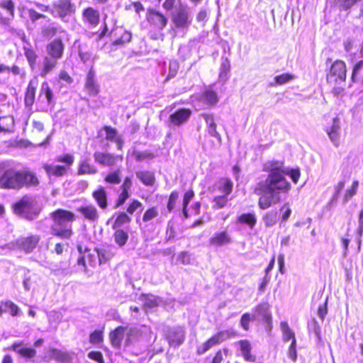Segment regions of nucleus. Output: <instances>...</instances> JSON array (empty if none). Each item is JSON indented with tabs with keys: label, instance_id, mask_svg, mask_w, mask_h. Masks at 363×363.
Segmentation results:
<instances>
[{
	"label": "nucleus",
	"instance_id": "1",
	"mask_svg": "<svg viewBox=\"0 0 363 363\" xmlns=\"http://www.w3.org/2000/svg\"><path fill=\"white\" fill-rule=\"evenodd\" d=\"M262 169L267 174L256 184L253 191L259 196V207L265 210L279 203L281 195L291 190V185L285 176H289L294 183L297 184L301 173L298 169H285L283 162L274 160L265 162Z\"/></svg>",
	"mask_w": 363,
	"mask_h": 363
},
{
	"label": "nucleus",
	"instance_id": "2",
	"mask_svg": "<svg viewBox=\"0 0 363 363\" xmlns=\"http://www.w3.org/2000/svg\"><path fill=\"white\" fill-rule=\"evenodd\" d=\"M53 223L50 226V233L64 240L69 239L73 235L72 223L76 216L72 212L58 208L50 213Z\"/></svg>",
	"mask_w": 363,
	"mask_h": 363
},
{
	"label": "nucleus",
	"instance_id": "3",
	"mask_svg": "<svg viewBox=\"0 0 363 363\" xmlns=\"http://www.w3.org/2000/svg\"><path fill=\"white\" fill-rule=\"evenodd\" d=\"M38 184V180L35 175L26 171H17L10 168L0 175L1 189H19L25 185L35 186Z\"/></svg>",
	"mask_w": 363,
	"mask_h": 363
},
{
	"label": "nucleus",
	"instance_id": "4",
	"mask_svg": "<svg viewBox=\"0 0 363 363\" xmlns=\"http://www.w3.org/2000/svg\"><path fill=\"white\" fill-rule=\"evenodd\" d=\"M172 20L175 34L182 33V35H184L188 31L191 24L192 16L186 8L182 7L173 13Z\"/></svg>",
	"mask_w": 363,
	"mask_h": 363
},
{
	"label": "nucleus",
	"instance_id": "5",
	"mask_svg": "<svg viewBox=\"0 0 363 363\" xmlns=\"http://www.w3.org/2000/svg\"><path fill=\"white\" fill-rule=\"evenodd\" d=\"M346 65L342 60L335 61L327 74V82L333 86L344 84L346 79Z\"/></svg>",
	"mask_w": 363,
	"mask_h": 363
},
{
	"label": "nucleus",
	"instance_id": "6",
	"mask_svg": "<svg viewBox=\"0 0 363 363\" xmlns=\"http://www.w3.org/2000/svg\"><path fill=\"white\" fill-rule=\"evenodd\" d=\"M14 211L16 214L25 217L28 220L35 219L39 213V209H34V201L31 198L25 196L14 205Z\"/></svg>",
	"mask_w": 363,
	"mask_h": 363
},
{
	"label": "nucleus",
	"instance_id": "7",
	"mask_svg": "<svg viewBox=\"0 0 363 363\" xmlns=\"http://www.w3.org/2000/svg\"><path fill=\"white\" fill-rule=\"evenodd\" d=\"M40 238L38 235H32L27 237H20L13 242L9 244L11 249H19L26 253H30L38 245Z\"/></svg>",
	"mask_w": 363,
	"mask_h": 363
},
{
	"label": "nucleus",
	"instance_id": "8",
	"mask_svg": "<svg viewBox=\"0 0 363 363\" xmlns=\"http://www.w3.org/2000/svg\"><path fill=\"white\" fill-rule=\"evenodd\" d=\"M234 335L235 332L233 330L220 331L210 339H208L206 342L200 345L197 349V353L199 354H203L209 350L211 347L219 345L222 342Z\"/></svg>",
	"mask_w": 363,
	"mask_h": 363
},
{
	"label": "nucleus",
	"instance_id": "9",
	"mask_svg": "<svg viewBox=\"0 0 363 363\" xmlns=\"http://www.w3.org/2000/svg\"><path fill=\"white\" fill-rule=\"evenodd\" d=\"M75 11L74 5L70 0H58L53 4L51 13L54 17H59L63 21H67V16Z\"/></svg>",
	"mask_w": 363,
	"mask_h": 363
},
{
	"label": "nucleus",
	"instance_id": "10",
	"mask_svg": "<svg viewBox=\"0 0 363 363\" xmlns=\"http://www.w3.org/2000/svg\"><path fill=\"white\" fill-rule=\"evenodd\" d=\"M110 38L113 45L123 46L130 41L131 33L122 27L115 26L110 32Z\"/></svg>",
	"mask_w": 363,
	"mask_h": 363
},
{
	"label": "nucleus",
	"instance_id": "11",
	"mask_svg": "<svg viewBox=\"0 0 363 363\" xmlns=\"http://www.w3.org/2000/svg\"><path fill=\"white\" fill-rule=\"evenodd\" d=\"M167 340L170 346L179 347L185 340V331L183 327L176 326L169 329Z\"/></svg>",
	"mask_w": 363,
	"mask_h": 363
},
{
	"label": "nucleus",
	"instance_id": "12",
	"mask_svg": "<svg viewBox=\"0 0 363 363\" xmlns=\"http://www.w3.org/2000/svg\"><path fill=\"white\" fill-rule=\"evenodd\" d=\"M100 20V14L99 11L92 7H87L83 10L82 21L88 28H96Z\"/></svg>",
	"mask_w": 363,
	"mask_h": 363
},
{
	"label": "nucleus",
	"instance_id": "13",
	"mask_svg": "<svg viewBox=\"0 0 363 363\" xmlns=\"http://www.w3.org/2000/svg\"><path fill=\"white\" fill-rule=\"evenodd\" d=\"M232 242L231 235L227 230L216 232L209 240L210 245L216 247L230 245Z\"/></svg>",
	"mask_w": 363,
	"mask_h": 363
},
{
	"label": "nucleus",
	"instance_id": "14",
	"mask_svg": "<svg viewBox=\"0 0 363 363\" xmlns=\"http://www.w3.org/2000/svg\"><path fill=\"white\" fill-rule=\"evenodd\" d=\"M326 132L333 144L335 147H338L341 136L340 120L339 118H333L331 125L326 129Z\"/></svg>",
	"mask_w": 363,
	"mask_h": 363
},
{
	"label": "nucleus",
	"instance_id": "15",
	"mask_svg": "<svg viewBox=\"0 0 363 363\" xmlns=\"http://www.w3.org/2000/svg\"><path fill=\"white\" fill-rule=\"evenodd\" d=\"M191 115L189 108H179L169 116V122L174 126H179L188 121Z\"/></svg>",
	"mask_w": 363,
	"mask_h": 363
},
{
	"label": "nucleus",
	"instance_id": "16",
	"mask_svg": "<svg viewBox=\"0 0 363 363\" xmlns=\"http://www.w3.org/2000/svg\"><path fill=\"white\" fill-rule=\"evenodd\" d=\"M95 72L91 69L86 77L84 89L89 96H95L100 91L99 84L97 83L95 77Z\"/></svg>",
	"mask_w": 363,
	"mask_h": 363
},
{
	"label": "nucleus",
	"instance_id": "17",
	"mask_svg": "<svg viewBox=\"0 0 363 363\" xmlns=\"http://www.w3.org/2000/svg\"><path fill=\"white\" fill-rule=\"evenodd\" d=\"M147 19L148 22L153 25L158 30H163L167 26V18L158 11L150 10L147 13Z\"/></svg>",
	"mask_w": 363,
	"mask_h": 363
},
{
	"label": "nucleus",
	"instance_id": "18",
	"mask_svg": "<svg viewBox=\"0 0 363 363\" xmlns=\"http://www.w3.org/2000/svg\"><path fill=\"white\" fill-rule=\"evenodd\" d=\"M64 44L61 39H55L47 45L48 56L56 60L62 58L64 52Z\"/></svg>",
	"mask_w": 363,
	"mask_h": 363
},
{
	"label": "nucleus",
	"instance_id": "19",
	"mask_svg": "<svg viewBox=\"0 0 363 363\" xmlns=\"http://www.w3.org/2000/svg\"><path fill=\"white\" fill-rule=\"evenodd\" d=\"M84 219L94 222L99 218V213L96 208L92 204H85L77 208Z\"/></svg>",
	"mask_w": 363,
	"mask_h": 363
},
{
	"label": "nucleus",
	"instance_id": "20",
	"mask_svg": "<svg viewBox=\"0 0 363 363\" xmlns=\"http://www.w3.org/2000/svg\"><path fill=\"white\" fill-rule=\"evenodd\" d=\"M94 158L96 162L103 166H113L116 161V157L111 153L95 152Z\"/></svg>",
	"mask_w": 363,
	"mask_h": 363
},
{
	"label": "nucleus",
	"instance_id": "21",
	"mask_svg": "<svg viewBox=\"0 0 363 363\" xmlns=\"http://www.w3.org/2000/svg\"><path fill=\"white\" fill-rule=\"evenodd\" d=\"M11 349L23 357L31 358L36 354L35 349L24 347L23 342H14Z\"/></svg>",
	"mask_w": 363,
	"mask_h": 363
},
{
	"label": "nucleus",
	"instance_id": "22",
	"mask_svg": "<svg viewBox=\"0 0 363 363\" xmlns=\"http://www.w3.org/2000/svg\"><path fill=\"white\" fill-rule=\"evenodd\" d=\"M100 264L105 263L111 259L115 255L116 249L114 246L108 245L102 248L96 249Z\"/></svg>",
	"mask_w": 363,
	"mask_h": 363
},
{
	"label": "nucleus",
	"instance_id": "23",
	"mask_svg": "<svg viewBox=\"0 0 363 363\" xmlns=\"http://www.w3.org/2000/svg\"><path fill=\"white\" fill-rule=\"evenodd\" d=\"M125 328L119 326L110 333V340L113 347L119 348L124 337Z\"/></svg>",
	"mask_w": 363,
	"mask_h": 363
},
{
	"label": "nucleus",
	"instance_id": "24",
	"mask_svg": "<svg viewBox=\"0 0 363 363\" xmlns=\"http://www.w3.org/2000/svg\"><path fill=\"white\" fill-rule=\"evenodd\" d=\"M260 318L262 321L267 324L271 323L272 317L266 304H259L255 308V314L252 319Z\"/></svg>",
	"mask_w": 363,
	"mask_h": 363
},
{
	"label": "nucleus",
	"instance_id": "25",
	"mask_svg": "<svg viewBox=\"0 0 363 363\" xmlns=\"http://www.w3.org/2000/svg\"><path fill=\"white\" fill-rule=\"evenodd\" d=\"M242 355L245 360L250 362H255L256 357L251 354V344L247 340H242L238 342Z\"/></svg>",
	"mask_w": 363,
	"mask_h": 363
},
{
	"label": "nucleus",
	"instance_id": "26",
	"mask_svg": "<svg viewBox=\"0 0 363 363\" xmlns=\"http://www.w3.org/2000/svg\"><path fill=\"white\" fill-rule=\"evenodd\" d=\"M0 7L6 10L9 13L7 17L1 18L2 23L7 25L14 18L15 4L12 0H3L0 2Z\"/></svg>",
	"mask_w": 363,
	"mask_h": 363
},
{
	"label": "nucleus",
	"instance_id": "27",
	"mask_svg": "<svg viewBox=\"0 0 363 363\" xmlns=\"http://www.w3.org/2000/svg\"><path fill=\"white\" fill-rule=\"evenodd\" d=\"M38 86V82L37 80H30L25 95V104L26 106H33L34 101H35V90L36 87Z\"/></svg>",
	"mask_w": 363,
	"mask_h": 363
},
{
	"label": "nucleus",
	"instance_id": "28",
	"mask_svg": "<svg viewBox=\"0 0 363 363\" xmlns=\"http://www.w3.org/2000/svg\"><path fill=\"white\" fill-rule=\"evenodd\" d=\"M58 60L45 56L43 58V67L40 75L45 77L50 72H52L57 64Z\"/></svg>",
	"mask_w": 363,
	"mask_h": 363
},
{
	"label": "nucleus",
	"instance_id": "29",
	"mask_svg": "<svg viewBox=\"0 0 363 363\" xmlns=\"http://www.w3.org/2000/svg\"><path fill=\"white\" fill-rule=\"evenodd\" d=\"M44 169L46 172L47 174L49 177L55 176V177H62L65 174L67 168L62 165H55V164H45L44 166Z\"/></svg>",
	"mask_w": 363,
	"mask_h": 363
},
{
	"label": "nucleus",
	"instance_id": "30",
	"mask_svg": "<svg viewBox=\"0 0 363 363\" xmlns=\"http://www.w3.org/2000/svg\"><path fill=\"white\" fill-rule=\"evenodd\" d=\"M97 172V168L90 164L89 160L87 158L80 161L78 169V174H95Z\"/></svg>",
	"mask_w": 363,
	"mask_h": 363
},
{
	"label": "nucleus",
	"instance_id": "31",
	"mask_svg": "<svg viewBox=\"0 0 363 363\" xmlns=\"http://www.w3.org/2000/svg\"><path fill=\"white\" fill-rule=\"evenodd\" d=\"M200 101L206 105L212 106L218 102V99L216 92L208 88L202 93Z\"/></svg>",
	"mask_w": 363,
	"mask_h": 363
},
{
	"label": "nucleus",
	"instance_id": "32",
	"mask_svg": "<svg viewBox=\"0 0 363 363\" xmlns=\"http://www.w3.org/2000/svg\"><path fill=\"white\" fill-rule=\"evenodd\" d=\"M92 195L101 208L105 209L107 207V194L104 187H99Z\"/></svg>",
	"mask_w": 363,
	"mask_h": 363
},
{
	"label": "nucleus",
	"instance_id": "33",
	"mask_svg": "<svg viewBox=\"0 0 363 363\" xmlns=\"http://www.w3.org/2000/svg\"><path fill=\"white\" fill-rule=\"evenodd\" d=\"M141 301L143 302V306L145 310L151 309L157 306L161 301L160 298L152 294L143 295L141 296Z\"/></svg>",
	"mask_w": 363,
	"mask_h": 363
},
{
	"label": "nucleus",
	"instance_id": "34",
	"mask_svg": "<svg viewBox=\"0 0 363 363\" xmlns=\"http://www.w3.org/2000/svg\"><path fill=\"white\" fill-rule=\"evenodd\" d=\"M137 177L146 186H152L155 182L154 174L148 171H140L136 173Z\"/></svg>",
	"mask_w": 363,
	"mask_h": 363
},
{
	"label": "nucleus",
	"instance_id": "35",
	"mask_svg": "<svg viewBox=\"0 0 363 363\" xmlns=\"http://www.w3.org/2000/svg\"><path fill=\"white\" fill-rule=\"evenodd\" d=\"M238 222L246 224L250 228L252 229L257 223V218L253 213H243L238 218Z\"/></svg>",
	"mask_w": 363,
	"mask_h": 363
},
{
	"label": "nucleus",
	"instance_id": "36",
	"mask_svg": "<svg viewBox=\"0 0 363 363\" xmlns=\"http://www.w3.org/2000/svg\"><path fill=\"white\" fill-rule=\"evenodd\" d=\"M114 241L119 246H124L128 240V234L126 231L121 229H116V231L113 234Z\"/></svg>",
	"mask_w": 363,
	"mask_h": 363
},
{
	"label": "nucleus",
	"instance_id": "37",
	"mask_svg": "<svg viewBox=\"0 0 363 363\" xmlns=\"http://www.w3.org/2000/svg\"><path fill=\"white\" fill-rule=\"evenodd\" d=\"M280 328L282 331L283 340L284 342L289 341L290 340H291V341H294V340H296L295 333L289 328V326L286 322H285V321L281 322L280 323Z\"/></svg>",
	"mask_w": 363,
	"mask_h": 363
},
{
	"label": "nucleus",
	"instance_id": "38",
	"mask_svg": "<svg viewBox=\"0 0 363 363\" xmlns=\"http://www.w3.org/2000/svg\"><path fill=\"white\" fill-rule=\"evenodd\" d=\"M40 97H45L49 105L52 102L53 94L48 83L46 82L41 84Z\"/></svg>",
	"mask_w": 363,
	"mask_h": 363
},
{
	"label": "nucleus",
	"instance_id": "39",
	"mask_svg": "<svg viewBox=\"0 0 363 363\" xmlns=\"http://www.w3.org/2000/svg\"><path fill=\"white\" fill-rule=\"evenodd\" d=\"M51 357L56 361L62 363H67L70 361V356L60 350L53 349L51 351Z\"/></svg>",
	"mask_w": 363,
	"mask_h": 363
},
{
	"label": "nucleus",
	"instance_id": "40",
	"mask_svg": "<svg viewBox=\"0 0 363 363\" xmlns=\"http://www.w3.org/2000/svg\"><path fill=\"white\" fill-rule=\"evenodd\" d=\"M103 130L106 133V139L110 142L115 143L121 136L118 135L116 129L111 126H104Z\"/></svg>",
	"mask_w": 363,
	"mask_h": 363
},
{
	"label": "nucleus",
	"instance_id": "41",
	"mask_svg": "<svg viewBox=\"0 0 363 363\" xmlns=\"http://www.w3.org/2000/svg\"><path fill=\"white\" fill-rule=\"evenodd\" d=\"M130 221H131L130 217H129L125 213L121 212L117 216V217L113 224V229L119 228L123 225L129 223Z\"/></svg>",
	"mask_w": 363,
	"mask_h": 363
},
{
	"label": "nucleus",
	"instance_id": "42",
	"mask_svg": "<svg viewBox=\"0 0 363 363\" xmlns=\"http://www.w3.org/2000/svg\"><path fill=\"white\" fill-rule=\"evenodd\" d=\"M105 182L111 184H118L121 182V171L117 169L107 174Z\"/></svg>",
	"mask_w": 363,
	"mask_h": 363
},
{
	"label": "nucleus",
	"instance_id": "43",
	"mask_svg": "<svg viewBox=\"0 0 363 363\" xmlns=\"http://www.w3.org/2000/svg\"><path fill=\"white\" fill-rule=\"evenodd\" d=\"M24 54L28 62L31 69H34L36 64L37 55L35 52L30 48H24Z\"/></svg>",
	"mask_w": 363,
	"mask_h": 363
},
{
	"label": "nucleus",
	"instance_id": "44",
	"mask_svg": "<svg viewBox=\"0 0 363 363\" xmlns=\"http://www.w3.org/2000/svg\"><path fill=\"white\" fill-rule=\"evenodd\" d=\"M277 220V213L275 211H271L265 213L263 220L266 226L271 227L275 225Z\"/></svg>",
	"mask_w": 363,
	"mask_h": 363
},
{
	"label": "nucleus",
	"instance_id": "45",
	"mask_svg": "<svg viewBox=\"0 0 363 363\" xmlns=\"http://www.w3.org/2000/svg\"><path fill=\"white\" fill-rule=\"evenodd\" d=\"M294 78V76L291 74L284 73L277 75L274 77V83H271L272 86L284 84Z\"/></svg>",
	"mask_w": 363,
	"mask_h": 363
},
{
	"label": "nucleus",
	"instance_id": "46",
	"mask_svg": "<svg viewBox=\"0 0 363 363\" xmlns=\"http://www.w3.org/2000/svg\"><path fill=\"white\" fill-rule=\"evenodd\" d=\"M194 196V193L192 190L187 191L184 194L183 200V214L186 218L189 217L187 206L190 201L193 199Z\"/></svg>",
	"mask_w": 363,
	"mask_h": 363
},
{
	"label": "nucleus",
	"instance_id": "47",
	"mask_svg": "<svg viewBox=\"0 0 363 363\" xmlns=\"http://www.w3.org/2000/svg\"><path fill=\"white\" fill-rule=\"evenodd\" d=\"M358 186L359 182L357 180L354 181L350 189H347L345 194L344 203H347L357 194Z\"/></svg>",
	"mask_w": 363,
	"mask_h": 363
},
{
	"label": "nucleus",
	"instance_id": "48",
	"mask_svg": "<svg viewBox=\"0 0 363 363\" xmlns=\"http://www.w3.org/2000/svg\"><path fill=\"white\" fill-rule=\"evenodd\" d=\"M230 62L228 59L223 61L219 74L220 79L225 80L228 78V73L230 71Z\"/></svg>",
	"mask_w": 363,
	"mask_h": 363
},
{
	"label": "nucleus",
	"instance_id": "49",
	"mask_svg": "<svg viewBox=\"0 0 363 363\" xmlns=\"http://www.w3.org/2000/svg\"><path fill=\"white\" fill-rule=\"evenodd\" d=\"M158 216V211L156 208L152 207L147 209L143 214V220L148 222Z\"/></svg>",
	"mask_w": 363,
	"mask_h": 363
},
{
	"label": "nucleus",
	"instance_id": "50",
	"mask_svg": "<svg viewBox=\"0 0 363 363\" xmlns=\"http://www.w3.org/2000/svg\"><path fill=\"white\" fill-rule=\"evenodd\" d=\"M89 341L92 344H99L103 341V333L101 330H94L89 335Z\"/></svg>",
	"mask_w": 363,
	"mask_h": 363
},
{
	"label": "nucleus",
	"instance_id": "51",
	"mask_svg": "<svg viewBox=\"0 0 363 363\" xmlns=\"http://www.w3.org/2000/svg\"><path fill=\"white\" fill-rule=\"evenodd\" d=\"M287 356L293 362L296 361V359H297L296 340H294V341H291V345L287 351Z\"/></svg>",
	"mask_w": 363,
	"mask_h": 363
},
{
	"label": "nucleus",
	"instance_id": "52",
	"mask_svg": "<svg viewBox=\"0 0 363 363\" xmlns=\"http://www.w3.org/2000/svg\"><path fill=\"white\" fill-rule=\"evenodd\" d=\"M4 305L9 310L11 315L16 316L18 315L20 309L18 306L16 305L13 302H12L11 301H6L4 303Z\"/></svg>",
	"mask_w": 363,
	"mask_h": 363
},
{
	"label": "nucleus",
	"instance_id": "53",
	"mask_svg": "<svg viewBox=\"0 0 363 363\" xmlns=\"http://www.w3.org/2000/svg\"><path fill=\"white\" fill-rule=\"evenodd\" d=\"M74 156L70 154H65L56 157L57 162L65 163L67 166H71L74 163Z\"/></svg>",
	"mask_w": 363,
	"mask_h": 363
},
{
	"label": "nucleus",
	"instance_id": "54",
	"mask_svg": "<svg viewBox=\"0 0 363 363\" xmlns=\"http://www.w3.org/2000/svg\"><path fill=\"white\" fill-rule=\"evenodd\" d=\"M179 69V63L176 60H170L169 62V74L168 79L175 77Z\"/></svg>",
	"mask_w": 363,
	"mask_h": 363
},
{
	"label": "nucleus",
	"instance_id": "55",
	"mask_svg": "<svg viewBox=\"0 0 363 363\" xmlns=\"http://www.w3.org/2000/svg\"><path fill=\"white\" fill-rule=\"evenodd\" d=\"M190 261V255L187 252H181L177 257V262L183 264H188Z\"/></svg>",
	"mask_w": 363,
	"mask_h": 363
},
{
	"label": "nucleus",
	"instance_id": "56",
	"mask_svg": "<svg viewBox=\"0 0 363 363\" xmlns=\"http://www.w3.org/2000/svg\"><path fill=\"white\" fill-rule=\"evenodd\" d=\"M207 131L208 134L215 138L219 143H221V136L220 133L216 130V124L208 125L207 127Z\"/></svg>",
	"mask_w": 363,
	"mask_h": 363
},
{
	"label": "nucleus",
	"instance_id": "57",
	"mask_svg": "<svg viewBox=\"0 0 363 363\" xmlns=\"http://www.w3.org/2000/svg\"><path fill=\"white\" fill-rule=\"evenodd\" d=\"M88 357L92 360H94L99 363H104L103 354L99 351H91L88 353Z\"/></svg>",
	"mask_w": 363,
	"mask_h": 363
},
{
	"label": "nucleus",
	"instance_id": "58",
	"mask_svg": "<svg viewBox=\"0 0 363 363\" xmlns=\"http://www.w3.org/2000/svg\"><path fill=\"white\" fill-rule=\"evenodd\" d=\"M179 198V194L177 191H172L169 196V201L167 203V208L169 211H172L174 208L177 200Z\"/></svg>",
	"mask_w": 363,
	"mask_h": 363
},
{
	"label": "nucleus",
	"instance_id": "59",
	"mask_svg": "<svg viewBox=\"0 0 363 363\" xmlns=\"http://www.w3.org/2000/svg\"><path fill=\"white\" fill-rule=\"evenodd\" d=\"M129 192L121 191V193L119 194L118 198L116 201V208L122 206L125 202V201L129 198Z\"/></svg>",
	"mask_w": 363,
	"mask_h": 363
},
{
	"label": "nucleus",
	"instance_id": "60",
	"mask_svg": "<svg viewBox=\"0 0 363 363\" xmlns=\"http://www.w3.org/2000/svg\"><path fill=\"white\" fill-rule=\"evenodd\" d=\"M228 199L226 196H218L214 198L215 206L218 208H223L225 206Z\"/></svg>",
	"mask_w": 363,
	"mask_h": 363
},
{
	"label": "nucleus",
	"instance_id": "61",
	"mask_svg": "<svg viewBox=\"0 0 363 363\" xmlns=\"http://www.w3.org/2000/svg\"><path fill=\"white\" fill-rule=\"evenodd\" d=\"M345 181L344 179L340 181L335 186V192L333 196V201L337 200L340 191L344 189Z\"/></svg>",
	"mask_w": 363,
	"mask_h": 363
},
{
	"label": "nucleus",
	"instance_id": "62",
	"mask_svg": "<svg viewBox=\"0 0 363 363\" xmlns=\"http://www.w3.org/2000/svg\"><path fill=\"white\" fill-rule=\"evenodd\" d=\"M141 206H142V203L139 201L134 200L128 207L127 212L129 214H133Z\"/></svg>",
	"mask_w": 363,
	"mask_h": 363
},
{
	"label": "nucleus",
	"instance_id": "63",
	"mask_svg": "<svg viewBox=\"0 0 363 363\" xmlns=\"http://www.w3.org/2000/svg\"><path fill=\"white\" fill-rule=\"evenodd\" d=\"M251 320L250 315L249 313H244L240 320V325L245 330L249 329V323Z\"/></svg>",
	"mask_w": 363,
	"mask_h": 363
},
{
	"label": "nucleus",
	"instance_id": "64",
	"mask_svg": "<svg viewBox=\"0 0 363 363\" xmlns=\"http://www.w3.org/2000/svg\"><path fill=\"white\" fill-rule=\"evenodd\" d=\"M363 68V60L358 62L354 67L352 74V80L353 82H356V76L359 73L361 69Z\"/></svg>",
	"mask_w": 363,
	"mask_h": 363
}]
</instances>
